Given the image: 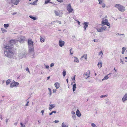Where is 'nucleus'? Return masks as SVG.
Instances as JSON below:
<instances>
[{
  "label": "nucleus",
  "mask_w": 127,
  "mask_h": 127,
  "mask_svg": "<svg viewBox=\"0 0 127 127\" xmlns=\"http://www.w3.org/2000/svg\"><path fill=\"white\" fill-rule=\"evenodd\" d=\"M28 44L30 52H32L34 51L33 42L31 40H28Z\"/></svg>",
  "instance_id": "1"
},
{
  "label": "nucleus",
  "mask_w": 127,
  "mask_h": 127,
  "mask_svg": "<svg viewBox=\"0 0 127 127\" xmlns=\"http://www.w3.org/2000/svg\"><path fill=\"white\" fill-rule=\"evenodd\" d=\"M107 27L104 25H98L96 27L97 31L99 32H102L105 31L107 29Z\"/></svg>",
  "instance_id": "2"
},
{
  "label": "nucleus",
  "mask_w": 127,
  "mask_h": 127,
  "mask_svg": "<svg viewBox=\"0 0 127 127\" xmlns=\"http://www.w3.org/2000/svg\"><path fill=\"white\" fill-rule=\"evenodd\" d=\"M4 54L5 55L9 58H11L12 57L14 53L11 50L5 51H4Z\"/></svg>",
  "instance_id": "3"
},
{
  "label": "nucleus",
  "mask_w": 127,
  "mask_h": 127,
  "mask_svg": "<svg viewBox=\"0 0 127 127\" xmlns=\"http://www.w3.org/2000/svg\"><path fill=\"white\" fill-rule=\"evenodd\" d=\"M115 7L117 8L119 11L121 12L124 11L125 10V7L120 4H116Z\"/></svg>",
  "instance_id": "4"
},
{
  "label": "nucleus",
  "mask_w": 127,
  "mask_h": 127,
  "mask_svg": "<svg viewBox=\"0 0 127 127\" xmlns=\"http://www.w3.org/2000/svg\"><path fill=\"white\" fill-rule=\"evenodd\" d=\"M90 71L88 70L87 72L83 74V76L85 79H87L88 78L90 77Z\"/></svg>",
  "instance_id": "5"
},
{
  "label": "nucleus",
  "mask_w": 127,
  "mask_h": 127,
  "mask_svg": "<svg viewBox=\"0 0 127 127\" xmlns=\"http://www.w3.org/2000/svg\"><path fill=\"white\" fill-rule=\"evenodd\" d=\"M101 23L102 24L106 25L108 26H109L110 25V24L108 22L107 19L105 18H103Z\"/></svg>",
  "instance_id": "6"
},
{
  "label": "nucleus",
  "mask_w": 127,
  "mask_h": 127,
  "mask_svg": "<svg viewBox=\"0 0 127 127\" xmlns=\"http://www.w3.org/2000/svg\"><path fill=\"white\" fill-rule=\"evenodd\" d=\"M19 85V83L15 81L10 84V87L11 88H12L13 87H17Z\"/></svg>",
  "instance_id": "7"
},
{
  "label": "nucleus",
  "mask_w": 127,
  "mask_h": 127,
  "mask_svg": "<svg viewBox=\"0 0 127 127\" xmlns=\"http://www.w3.org/2000/svg\"><path fill=\"white\" fill-rule=\"evenodd\" d=\"M67 10L68 11L69 13L72 12L74 10L72 8L70 3H69L66 6Z\"/></svg>",
  "instance_id": "8"
},
{
  "label": "nucleus",
  "mask_w": 127,
  "mask_h": 127,
  "mask_svg": "<svg viewBox=\"0 0 127 127\" xmlns=\"http://www.w3.org/2000/svg\"><path fill=\"white\" fill-rule=\"evenodd\" d=\"M4 47L6 49H10L13 47V46L10 43L4 46Z\"/></svg>",
  "instance_id": "9"
},
{
  "label": "nucleus",
  "mask_w": 127,
  "mask_h": 127,
  "mask_svg": "<svg viewBox=\"0 0 127 127\" xmlns=\"http://www.w3.org/2000/svg\"><path fill=\"white\" fill-rule=\"evenodd\" d=\"M55 14L57 16H61V15L62 14V13L61 11L60 10L57 11L55 10L54 11Z\"/></svg>",
  "instance_id": "10"
},
{
  "label": "nucleus",
  "mask_w": 127,
  "mask_h": 127,
  "mask_svg": "<svg viewBox=\"0 0 127 127\" xmlns=\"http://www.w3.org/2000/svg\"><path fill=\"white\" fill-rule=\"evenodd\" d=\"M122 100L123 103H125L127 101V94L126 93L124 95L122 99Z\"/></svg>",
  "instance_id": "11"
},
{
  "label": "nucleus",
  "mask_w": 127,
  "mask_h": 127,
  "mask_svg": "<svg viewBox=\"0 0 127 127\" xmlns=\"http://www.w3.org/2000/svg\"><path fill=\"white\" fill-rule=\"evenodd\" d=\"M26 53H24L20 54L18 56L20 59H22L26 57Z\"/></svg>",
  "instance_id": "12"
},
{
  "label": "nucleus",
  "mask_w": 127,
  "mask_h": 127,
  "mask_svg": "<svg viewBox=\"0 0 127 127\" xmlns=\"http://www.w3.org/2000/svg\"><path fill=\"white\" fill-rule=\"evenodd\" d=\"M89 23L88 22L83 23V25L84 26L83 28L84 29V31L86 30V28L88 27Z\"/></svg>",
  "instance_id": "13"
},
{
  "label": "nucleus",
  "mask_w": 127,
  "mask_h": 127,
  "mask_svg": "<svg viewBox=\"0 0 127 127\" xmlns=\"http://www.w3.org/2000/svg\"><path fill=\"white\" fill-rule=\"evenodd\" d=\"M25 39V37H21L18 38V42L19 41L20 43H23L24 42Z\"/></svg>",
  "instance_id": "14"
},
{
  "label": "nucleus",
  "mask_w": 127,
  "mask_h": 127,
  "mask_svg": "<svg viewBox=\"0 0 127 127\" xmlns=\"http://www.w3.org/2000/svg\"><path fill=\"white\" fill-rule=\"evenodd\" d=\"M19 0H12L11 3H13L14 5H17L19 3Z\"/></svg>",
  "instance_id": "15"
},
{
  "label": "nucleus",
  "mask_w": 127,
  "mask_h": 127,
  "mask_svg": "<svg viewBox=\"0 0 127 127\" xmlns=\"http://www.w3.org/2000/svg\"><path fill=\"white\" fill-rule=\"evenodd\" d=\"M71 115L72 118L75 120H76V116L75 112L74 111H72L71 112Z\"/></svg>",
  "instance_id": "16"
},
{
  "label": "nucleus",
  "mask_w": 127,
  "mask_h": 127,
  "mask_svg": "<svg viewBox=\"0 0 127 127\" xmlns=\"http://www.w3.org/2000/svg\"><path fill=\"white\" fill-rule=\"evenodd\" d=\"M59 45L60 47H62L64 45V42L62 40H60L59 42Z\"/></svg>",
  "instance_id": "17"
},
{
  "label": "nucleus",
  "mask_w": 127,
  "mask_h": 127,
  "mask_svg": "<svg viewBox=\"0 0 127 127\" xmlns=\"http://www.w3.org/2000/svg\"><path fill=\"white\" fill-rule=\"evenodd\" d=\"M18 42V40H10V43L13 46V44H15Z\"/></svg>",
  "instance_id": "18"
},
{
  "label": "nucleus",
  "mask_w": 127,
  "mask_h": 127,
  "mask_svg": "<svg viewBox=\"0 0 127 127\" xmlns=\"http://www.w3.org/2000/svg\"><path fill=\"white\" fill-rule=\"evenodd\" d=\"M76 114L77 116L79 117H80L81 115V114L78 109L77 110L76 112Z\"/></svg>",
  "instance_id": "19"
},
{
  "label": "nucleus",
  "mask_w": 127,
  "mask_h": 127,
  "mask_svg": "<svg viewBox=\"0 0 127 127\" xmlns=\"http://www.w3.org/2000/svg\"><path fill=\"white\" fill-rule=\"evenodd\" d=\"M54 85L55 87L57 89H58L60 87V84L58 82H56L55 83Z\"/></svg>",
  "instance_id": "20"
},
{
  "label": "nucleus",
  "mask_w": 127,
  "mask_h": 127,
  "mask_svg": "<svg viewBox=\"0 0 127 127\" xmlns=\"http://www.w3.org/2000/svg\"><path fill=\"white\" fill-rule=\"evenodd\" d=\"M50 107L49 108V110H51L52 109L54 108L55 106V105L54 104H49Z\"/></svg>",
  "instance_id": "21"
},
{
  "label": "nucleus",
  "mask_w": 127,
  "mask_h": 127,
  "mask_svg": "<svg viewBox=\"0 0 127 127\" xmlns=\"http://www.w3.org/2000/svg\"><path fill=\"white\" fill-rule=\"evenodd\" d=\"M84 58L85 60L87 59V54H85L83 55L80 58V60H82V59Z\"/></svg>",
  "instance_id": "22"
},
{
  "label": "nucleus",
  "mask_w": 127,
  "mask_h": 127,
  "mask_svg": "<svg viewBox=\"0 0 127 127\" xmlns=\"http://www.w3.org/2000/svg\"><path fill=\"white\" fill-rule=\"evenodd\" d=\"M61 127H68V125H66L64 122H63L62 124Z\"/></svg>",
  "instance_id": "23"
},
{
  "label": "nucleus",
  "mask_w": 127,
  "mask_h": 127,
  "mask_svg": "<svg viewBox=\"0 0 127 127\" xmlns=\"http://www.w3.org/2000/svg\"><path fill=\"white\" fill-rule=\"evenodd\" d=\"M109 78L108 75L105 76L104 78L102 79V81H103L105 80H106Z\"/></svg>",
  "instance_id": "24"
},
{
  "label": "nucleus",
  "mask_w": 127,
  "mask_h": 127,
  "mask_svg": "<svg viewBox=\"0 0 127 127\" xmlns=\"http://www.w3.org/2000/svg\"><path fill=\"white\" fill-rule=\"evenodd\" d=\"M29 17L34 20H35L37 19V18L36 17H33L32 15L29 16Z\"/></svg>",
  "instance_id": "25"
},
{
  "label": "nucleus",
  "mask_w": 127,
  "mask_h": 127,
  "mask_svg": "<svg viewBox=\"0 0 127 127\" xmlns=\"http://www.w3.org/2000/svg\"><path fill=\"white\" fill-rule=\"evenodd\" d=\"M45 40V38L40 36V41L41 42H43Z\"/></svg>",
  "instance_id": "26"
},
{
  "label": "nucleus",
  "mask_w": 127,
  "mask_h": 127,
  "mask_svg": "<svg viewBox=\"0 0 127 127\" xmlns=\"http://www.w3.org/2000/svg\"><path fill=\"white\" fill-rule=\"evenodd\" d=\"M76 88V84L75 83L73 85L72 89H73V91L74 92Z\"/></svg>",
  "instance_id": "27"
},
{
  "label": "nucleus",
  "mask_w": 127,
  "mask_h": 127,
  "mask_svg": "<svg viewBox=\"0 0 127 127\" xmlns=\"http://www.w3.org/2000/svg\"><path fill=\"white\" fill-rule=\"evenodd\" d=\"M126 49V48L125 47H123L122 48V54H124V52Z\"/></svg>",
  "instance_id": "28"
},
{
  "label": "nucleus",
  "mask_w": 127,
  "mask_h": 127,
  "mask_svg": "<svg viewBox=\"0 0 127 127\" xmlns=\"http://www.w3.org/2000/svg\"><path fill=\"white\" fill-rule=\"evenodd\" d=\"M97 65L99 68L101 67L102 65V63L101 62H99L97 64Z\"/></svg>",
  "instance_id": "29"
},
{
  "label": "nucleus",
  "mask_w": 127,
  "mask_h": 127,
  "mask_svg": "<svg viewBox=\"0 0 127 127\" xmlns=\"http://www.w3.org/2000/svg\"><path fill=\"white\" fill-rule=\"evenodd\" d=\"M74 57L75 58L74 62L77 63H78L79 62V60L78 59L75 57Z\"/></svg>",
  "instance_id": "30"
},
{
  "label": "nucleus",
  "mask_w": 127,
  "mask_h": 127,
  "mask_svg": "<svg viewBox=\"0 0 127 127\" xmlns=\"http://www.w3.org/2000/svg\"><path fill=\"white\" fill-rule=\"evenodd\" d=\"M98 54L99 55L101 56V57H103V53L101 51L99 52Z\"/></svg>",
  "instance_id": "31"
},
{
  "label": "nucleus",
  "mask_w": 127,
  "mask_h": 127,
  "mask_svg": "<svg viewBox=\"0 0 127 127\" xmlns=\"http://www.w3.org/2000/svg\"><path fill=\"white\" fill-rule=\"evenodd\" d=\"M11 82V81L10 79L7 80L6 82V84L7 85H8Z\"/></svg>",
  "instance_id": "32"
},
{
  "label": "nucleus",
  "mask_w": 127,
  "mask_h": 127,
  "mask_svg": "<svg viewBox=\"0 0 127 127\" xmlns=\"http://www.w3.org/2000/svg\"><path fill=\"white\" fill-rule=\"evenodd\" d=\"M4 26L5 28L7 29V28L9 26V24H5L4 25Z\"/></svg>",
  "instance_id": "33"
},
{
  "label": "nucleus",
  "mask_w": 127,
  "mask_h": 127,
  "mask_svg": "<svg viewBox=\"0 0 127 127\" xmlns=\"http://www.w3.org/2000/svg\"><path fill=\"white\" fill-rule=\"evenodd\" d=\"M66 74V72L64 70L63 72V74L64 77Z\"/></svg>",
  "instance_id": "34"
},
{
  "label": "nucleus",
  "mask_w": 127,
  "mask_h": 127,
  "mask_svg": "<svg viewBox=\"0 0 127 127\" xmlns=\"http://www.w3.org/2000/svg\"><path fill=\"white\" fill-rule=\"evenodd\" d=\"M51 0H46L45 1L44 4H46L48 3Z\"/></svg>",
  "instance_id": "35"
},
{
  "label": "nucleus",
  "mask_w": 127,
  "mask_h": 127,
  "mask_svg": "<svg viewBox=\"0 0 127 127\" xmlns=\"http://www.w3.org/2000/svg\"><path fill=\"white\" fill-rule=\"evenodd\" d=\"M32 54V58H34V55H35L34 53V51H33V52H30Z\"/></svg>",
  "instance_id": "36"
},
{
  "label": "nucleus",
  "mask_w": 127,
  "mask_h": 127,
  "mask_svg": "<svg viewBox=\"0 0 127 127\" xmlns=\"http://www.w3.org/2000/svg\"><path fill=\"white\" fill-rule=\"evenodd\" d=\"M36 2H37L35 0V1H34L32 3H31V4L32 5H34L35 4H36Z\"/></svg>",
  "instance_id": "37"
},
{
  "label": "nucleus",
  "mask_w": 127,
  "mask_h": 127,
  "mask_svg": "<svg viewBox=\"0 0 127 127\" xmlns=\"http://www.w3.org/2000/svg\"><path fill=\"white\" fill-rule=\"evenodd\" d=\"M75 75H74L73 78L72 79V80L73 81V83H75Z\"/></svg>",
  "instance_id": "38"
},
{
  "label": "nucleus",
  "mask_w": 127,
  "mask_h": 127,
  "mask_svg": "<svg viewBox=\"0 0 127 127\" xmlns=\"http://www.w3.org/2000/svg\"><path fill=\"white\" fill-rule=\"evenodd\" d=\"M91 126L93 127H97V126L94 123H91Z\"/></svg>",
  "instance_id": "39"
},
{
  "label": "nucleus",
  "mask_w": 127,
  "mask_h": 127,
  "mask_svg": "<svg viewBox=\"0 0 127 127\" xmlns=\"http://www.w3.org/2000/svg\"><path fill=\"white\" fill-rule=\"evenodd\" d=\"M8 3H11L12 1V0H5Z\"/></svg>",
  "instance_id": "40"
},
{
  "label": "nucleus",
  "mask_w": 127,
  "mask_h": 127,
  "mask_svg": "<svg viewBox=\"0 0 127 127\" xmlns=\"http://www.w3.org/2000/svg\"><path fill=\"white\" fill-rule=\"evenodd\" d=\"M72 48L70 50V54L71 55L73 54V51H72Z\"/></svg>",
  "instance_id": "41"
},
{
  "label": "nucleus",
  "mask_w": 127,
  "mask_h": 127,
  "mask_svg": "<svg viewBox=\"0 0 127 127\" xmlns=\"http://www.w3.org/2000/svg\"><path fill=\"white\" fill-rule=\"evenodd\" d=\"M1 31L3 32H6V31L5 29L3 28H1Z\"/></svg>",
  "instance_id": "42"
},
{
  "label": "nucleus",
  "mask_w": 127,
  "mask_h": 127,
  "mask_svg": "<svg viewBox=\"0 0 127 127\" xmlns=\"http://www.w3.org/2000/svg\"><path fill=\"white\" fill-rule=\"evenodd\" d=\"M21 125V127H25V126L22 123H20Z\"/></svg>",
  "instance_id": "43"
},
{
  "label": "nucleus",
  "mask_w": 127,
  "mask_h": 127,
  "mask_svg": "<svg viewBox=\"0 0 127 127\" xmlns=\"http://www.w3.org/2000/svg\"><path fill=\"white\" fill-rule=\"evenodd\" d=\"M44 110H41V113H42V115H43L44 114Z\"/></svg>",
  "instance_id": "44"
},
{
  "label": "nucleus",
  "mask_w": 127,
  "mask_h": 127,
  "mask_svg": "<svg viewBox=\"0 0 127 127\" xmlns=\"http://www.w3.org/2000/svg\"><path fill=\"white\" fill-rule=\"evenodd\" d=\"M107 96V95H102L100 96V98H103V97H105Z\"/></svg>",
  "instance_id": "45"
},
{
  "label": "nucleus",
  "mask_w": 127,
  "mask_h": 127,
  "mask_svg": "<svg viewBox=\"0 0 127 127\" xmlns=\"http://www.w3.org/2000/svg\"><path fill=\"white\" fill-rule=\"evenodd\" d=\"M101 5L102 6V7L103 8L105 7V5L103 3Z\"/></svg>",
  "instance_id": "46"
},
{
  "label": "nucleus",
  "mask_w": 127,
  "mask_h": 127,
  "mask_svg": "<svg viewBox=\"0 0 127 127\" xmlns=\"http://www.w3.org/2000/svg\"><path fill=\"white\" fill-rule=\"evenodd\" d=\"M56 23H59L60 24H61V21H58V20L56 21Z\"/></svg>",
  "instance_id": "47"
},
{
  "label": "nucleus",
  "mask_w": 127,
  "mask_h": 127,
  "mask_svg": "<svg viewBox=\"0 0 127 127\" xmlns=\"http://www.w3.org/2000/svg\"><path fill=\"white\" fill-rule=\"evenodd\" d=\"M57 0L58 2H62L64 1V0Z\"/></svg>",
  "instance_id": "48"
},
{
  "label": "nucleus",
  "mask_w": 127,
  "mask_h": 127,
  "mask_svg": "<svg viewBox=\"0 0 127 127\" xmlns=\"http://www.w3.org/2000/svg\"><path fill=\"white\" fill-rule=\"evenodd\" d=\"M99 1V3L101 5L103 3L102 2V1H101L100 0H98Z\"/></svg>",
  "instance_id": "49"
},
{
  "label": "nucleus",
  "mask_w": 127,
  "mask_h": 127,
  "mask_svg": "<svg viewBox=\"0 0 127 127\" xmlns=\"http://www.w3.org/2000/svg\"><path fill=\"white\" fill-rule=\"evenodd\" d=\"M46 68L48 69L49 67V66L48 65H46L45 64H44Z\"/></svg>",
  "instance_id": "50"
},
{
  "label": "nucleus",
  "mask_w": 127,
  "mask_h": 127,
  "mask_svg": "<svg viewBox=\"0 0 127 127\" xmlns=\"http://www.w3.org/2000/svg\"><path fill=\"white\" fill-rule=\"evenodd\" d=\"M54 63H51L50 64V66L51 67H52V66H53L54 65Z\"/></svg>",
  "instance_id": "51"
},
{
  "label": "nucleus",
  "mask_w": 127,
  "mask_h": 127,
  "mask_svg": "<svg viewBox=\"0 0 127 127\" xmlns=\"http://www.w3.org/2000/svg\"><path fill=\"white\" fill-rule=\"evenodd\" d=\"M106 104L108 105H109L110 104V102L109 101H107L106 102Z\"/></svg>",
  "instance_id": "52"
},
{
  "label": "nucleus",
  "mask_w": 127,
  "mask_h": 127,
  "mask_svg": "<svg viewBox=\"0 0 127 127\" xmlns=\"http://www.w3.org/2000/svg\"><path fill=\"white\" fill-rule=\"evenodd\" d=\"M94 41L95 42H98V40L97 39H94Z\"/></svg>",
  "instance_id": "53"
},
{
  "label": "nucleus",
  "mask_w": 127,
  "mask_h": 127,
  "mask_svg": "<svg viewBox=\"0 0 127 127\" xmlns=\"http://www.w3.org/2000/svg\"><path fill=\"white\" fill-rule=\"evenodd\" d=\"M57 91V90L56 89H54L53 90V92L54 93H56V91Z\"/></svg>",
  "instance_id": "54"
},
{
  "label": "nucleus",
  "mask_w": 127,
  "mask_h": 127,
  "mask_svg": "<svg viewBox=\"0 0 127 127\" xmlns=\"http://www.w3.org/2000/svg\"><path fill=\"white\" fill-rule=\"evenodd\" d=\"M59 122V121L58 120H56L54 121L55 123H58Z\"/></svg>",
  "instance_id": "55"
},
{
  "label": "nucleus",
  "mask_w": 127,
  "mask_h": 127,
  "mask_svg": "<svg viewBox=\"0 0 127 127\" xmlns=\"http://www.w3.org/2000/svg\"><path fill=\"white\" fill-rule=\"evenodd\" d=\"M56 21H53V22H51V24H54L55 23H56Z\"/></svg>",
  "instance_id": "56"
},
{
  "label": "nucleus",
  "mask_w": 127,
  "mask_h": 127,
  "mask_svg": "<svg viewBox=\"0 0 127 127\" xmlns=\"http://www.w3.org/2000/svg\"><path fill=\"white\" fill-rule=\"evenodd\" d=\"M56 21H53V22H51V24H54L55 23H56Z\"/></svg>",
  "instance_id": "57"
},
{
  "label": "nucleus",
  "mask_w": 127,
  "mask_h": 127,
  "mask_svg": "<svg viewBox=\"0 0 127 127\" xmlns=\"http://www.w3.org/2000/svg\"><path fill=\"white\" fill-rule=\"evenodd\" d=\"M52 113H55L56 112V111H52Z\"/></svg>",
  "instance_id": "58"
},
{
  "label": "nucleus",
  "mask_w": 127,
  "mask_h": 127,
  "mask_svg": "<svg viewBox=\"0 0 127 127\" xmlns=\"http://www.w3.org/2000/svg\"><path fill=\"white\" fill-rule=\"evenodd\" d=\"M120 61H121V62L122 64H124V62H123V60L122 59H120Z\"/></svg>",
  "instance_id": "59"
},
{
  "label": "nucleus",
  "mask_w": 127,
  "mask_h": 127,
  "mask_svg": "<svg viewBox=\"0 0 127 127\" xmlns=\"http://www.w3.org/2000/svg\"><path fill=\"white\" fill-rule=\"evenodd\" d=\"M48 89L49 91V92H51V89L49 88H48Z\"/></svg>",
  "instance_id": "60"
},
{
  "label": "nucleus",
  "mask_w": 127,
  "mask_h": 127,
  "mask_svg": "<svg viewBox=\"0 0 127 127\" xmlns=\"http://www.w3.org/2000/svg\"><path fill=\"white\" fill-rule=\"evenodd\" d=\"M0 119H1L2 120V115H0Z\"/></svg>",
  "instance_id": "61"
},
{
  "label": "nucleus",
  "mask_w": 127,
  "mask_h": 127,
  "mask_svg": "<svg viewBox=\"0 0 127 127\" xmlns=\"http://www.w3.org/2000/svg\"><path fill=\"white\" fill-rule=\"evenodd\" d=\"M77 22L78 24V25H80V23L78 21H77Z\"/></svg>",
  "instance_id": "62"
},
{
  "label": "nucleus",
  "mask_w": 127,
  "mask_h": 127,
  "mask_svg": "<svg viewBox=\"0 0 127 127\" xmlns=\"http://www.w3.org/2000/svg\"><path fill=\"white\" fill-rule=\"evenodd\" d=\"M8 119H6V122L7 123V122H8Z\"/></svg>",
  "instance_id": "63"
},
{
  "label": "nucleus",
  "mask_w": 127,
  "mask_h": 127,
  "mask_svg": "<svg viewBox=\"0 0 127 127\" xmlns=\"http://www.w3.org/2000/svg\"><path fill=\"white\" fill-rule=\"evenodd\" d=\"M17 123L16 122V123H15L14 124V125L15 126H16L17 125Z\"/></svg>",
  "instance_id": "64"
}]
</instances>
